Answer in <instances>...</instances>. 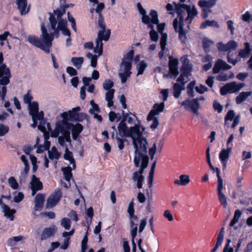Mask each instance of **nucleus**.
Returning a JSON list of instances; mask_svg holds the SVG:
<instances>
[{
    "label": "nucleus",
    "instance_id": "1",
    "mask_svg": "<svg viewBox=\"0 0 252 252\" xmlns=\"http://www.w3.org/2000/svg\"><path fill=\"white\" fill-rule=\"evenodd\" d=\"M175 11L178 15L179 21L177 19H175L173 22V27L176 32L179 34L178 38L182 44L186 45L189 31L184 29V22L188 24L187 28L189 29V25L197 16L198 11L195 5H193L191 7L190 5L184 3H175Z\"/></svg>",
    "mask_w": 252,
    "mask_h": 252
},
{
    "label": "nucleus",
    "instance_id": "2",
    "mask_svg": "<svg viewBox=\"0 0 252 252\" xmlns=\"http://www.w3.org/2000/svg\"><path fill=\"white\" fill-rule=\"evenodd\" d=\"M49 20L51 29L54 32L49 33L43 23L41 24V34L40 38L33 35H30L28 37V41L33 46L40 48L46 53L50 52V47H51L54 36L57 37L59 35L60 29L56 28L57 20L52 13H49Z\"/></svg>",
    "mask_w": 252,
    "mask_h": 252
},
{
    "label": "nucleus",
    "instance_id": "3",
    "mask_svg": "<svg viewBox=\"0 0 252 252\" xmlns=\"http://www.w3.org/2000/svg\"><path fill=\"white\" fill-rule=\"evenodd\" d=\"M128 116L127 113L123 111V118L118 126L119 134L121 137H130L132 139V144L134 149L140 147L141 151L146 152L148 142L145 138L142 136V132L140 131V126L136 125L129 129L125 123Z\"/></svg>",
    "mask_w": 252,
    "mask_h": 252
},
{
    "label": "nucleus",
    "instance_id": "4",
    "mask_svg": "<svg viewBox=\"0 0 252 252\" xmlns=\"http://www.w3.org/2000/svg\"><path fill=\"white\" fill-rule=\"evenodd\" d=\"M98 25L101 30H99L98 32L97 38L95 40L96 45L94 48V51L95 53H98V56H100L102 54V40L107 41L109 40L111 31L109 29L106 30V25L101 13L98 14Z\"/></svg>",
    "mask_w": 252,
    "mask_h": 252
},
{
    "label": "nucleus",
    "instance_id": "5",
    "mask_svg": "<svg viewBox=\"0 0 252 252\" xmlns=\"http://www.w3.org/2000/svg\"><path fill=\"white\" fill-rule=\"evenodd\" d=\"M147 146H146V152L141 151L140 147H139L137 149H134V157L133 159V162L134 166L136 167L139 166V163L140 160H141L140 169L138 171L133 172L134 176L142 175L144 170L146 168L148 165L149 158L147 155Z\"/></svg>",
    "mask_w": 252,
    "mask_h": 252
},
{
    "label": "nucleus",
    "instance_id": "6",
    "mask_svg": "<svg viewBox=\"0 0 252 252\" xmlns=\"http://www.w3.org/2000/svg\"><path fill=\"white\" fill-rule=\"evenodd\" d=\"M245 86V84L242 83L238 84L236 82L228 83L220 88V93L221 95H224L228 93H237Z\"/></svg>",
    "mask_w": 252,
    "mask_h": 252
},
{
    "label": "nucleus",
    "instance_id": "7",
    "mask_svg": "<svg viewBox=\"0 0 252 252\" xmlns=\"http://www.w3.org/2000/svg\"><path fill=\"white\" fill-rule=\"evenodd\" d=\"M182 60L183 65L180 68L181 73L177 79V81L188 80V82L189 80V77L190 75L192 68L189 64V60L187 57L182 58Z\"/></svg>",
    "mask_w": 252,
    "mask_h": 252
},
{
    "label": "nucleus",
    "instance_id": "8",
    "mask_svg": "<svg viewBox=\"0 0 252 252\" xmlns=\"http://www.w3.org/2000/svg\"><path fill=\"white\" fill-rule=\"evenodd\" d=\"M217 171L218 177L217 193L218 199L220 204L222 205L224 208H226L227 206V201L226 195L222 192V190L223 189V180L220 176V171H219L217 169Z\"/></svg>",
    "mask_w": 252,
    "mask_h": 252
},
{
    "label": "nucleus",
    "instance_id": "9",
    "mask_svg": "<svg viewBox=\"0 0 252 252\" xmlns=\"http://www.w3.org/2000/svg\"><path fill=\"white\" fill-rule=\"evenodd\" d=\"M62 196L61 189L56 188L54 192L50 195L47 200L46 208H51L55 206L60 201Z\"/></svg>",
    "mask_w": 252,
    "mask_h": 252
},
{
    "label": "nucleus",
    "instance_id": "10",
    "mask_svg": "<svg viewBox=\"0 0 252 252\" xmlns=\"http://www.w3.org/2000/svg\"><path fill=\"white\" fill-rule=\"evenodd\" d=\"M69 125L68 122L64 119L62 121L57 122L56 127L51 132V137H58L60 133L68 130Z\"/></svg>",
    "mask_w": 252,
    "mask_h": 252
},
{
    "label": "nucleus",
    "instance_id": "11",
    "mask_svg": "<svg viewBox=\"0 0 252 252\" xmlns=\"http://www.w3.org/2000/svg\"><path fill=\"white\" fill-rule=\"evenodd\" d=\"M11 77L10 69L5 64H0V85L6 86L10 82Z\"/></svg>",
    "mask_w": 252,
    "mask_h": 252
},
{
    "label": "nucleus",
    "instance_id": "12",
    "mask_svg": "<svg viewBox=\"0 0 252 252\" xmlns=\"http://www.w3.org/2000/svg\"><path fill=\"white\" fill-rule=\"evenodd\" d=\"M182 106H184L185 109L190 108L191 111L195 114H198V109L199 108L200 104L198 102V98H196L192 99L189 98L183 101L181 103Z\"/></svg>",
    "mask_w": 252,
    "mask_h": 252
},
{
    "label": "nucleus",
    "instance_id": "13",
    "mask_svg": "<svg viewBox=\"0 0 252 252\" xmlns=\"http://www.w3.org/2000/svg\"><path fill=\"white\" fill-rule=\"evenodd\" d=\"M217 46L219 51L227 52V54H230L231 52L237 48L238 43L234 40H230L226 44H223L222 42H220Z\"/></svg>",
    "mask_w": 252,
    "mask_h": 252
},
{
    "label": "nucleus",
    "instance_id": "14",
    "mask_svg": "<svg viewBox=\"0 0 252 252\" xmlns=\"http://www.w3.org/2000/svg\"><path fill=\"white\" fill-rule=\"evenodd\" d=\"M179 61L177 58H173L172 56L169 57V69L171 78H175L179 74Z\"/></svg>",
    "mask_w": 252,
    "mask_h": 252
},
{
    "label": "nucleus",
    "instance_id": "15",
    "mask_svg": "<svg viewBox=\"0 0 252 252\" xmlns=\"http://www.w3.org/2000/svg\"><path fill=\"white\" fill-rule=\"evenodd\" d=\"M30 188L32 190V196H33L36 192L42 189L43 184L39 179L33 175L30 182Z\"/></svg>",
    "mask_w": 252,
    "mask_h": 252
},
{
    "label": "nucleus",
    "instance_id": "16",
    "mask_svg": "<svg viewBox=\"0 0 252 252\" xmlns=\"http://www.w3.org/2000/svg\"><path fill=\"white\" fill-rule=\"evenodd\" d=\"M29 114L33 118L37 117L41 119L44 117V112L42 111L39 112L38 103L36 101H33L32 103L28 105Z\"/></svg>",
    "mask_w": 252,
    "mask_h": 252
},
{
    "label": "nucleus",
    "instance_id": "17",
    "mask_svg": "<svg viewBox=\"0 0 252 252\" xmlns=\"http://www.w3.org/2000/svg\"><path fill=\"white\" fill-rule=\"evenodd\" d=\"M2 199L1 197L0 198V206L2 212L4 213L5 217L9 219L11 221L13 220L14 214L16 213V210L11 209L8 205L3 202Z\"/></svg>",
    "mask_w": 252,
    "mask_h": 252
},
{
    "label": "nucleus",
    "instance_id": "18",
    "mask_svg": "<svg viewBox=\"0 0 252 252\" xmlns=\"http://www.w3.org/2000/svg\"><path fill=\"white\" fill-rule=\"evenodd\" d=\"M80 108L79 107H76L73 108L71 110L69 111L68 113H63V117L64 119H67L70 121H79V114L77 113V112L80 111Z\"/></svg>",
    "mask_w": 252,
    "mask_h": 252
},
{
    "label": "nucleus",
    "instance_id": "19",
    "mask_svg": "<svg viewBox=\"0 0 252 252\" xmlns=\"http://www.w3.org/2000/svg\"><path fill=\"white\" fill-rule=\"evenodd\" d=\"M232 66L227 64L225 61L221 59H218L216 62L213 68L214 73H218L220 70H228L231 68Z\"/></svg>",
    "mask_w": 252,
    "mask_h": 252
},
{
    "label": "nucleus",
    "instance_id": "20",
    "mask_svg": "<svg viewBox=\"0 0 252 252\" xmlns=\"http://www.w3.org/2000/svg\"><path fill=\"white\" fill-rule=\"evenodd\" d=\"M149 19L148 20V23H144V24L147 25L148 27L151 29V31H155L154 28V25L158 24L159 23V20L158 18V14L156 10H152L150 13Z\"/></svg>",
    "mask_w": 252,
    "mask_h": 252
},
{
    "label": "nucleus",
    "instance_id": "21",
    "mask_svg": "<svg viewBox=\"0 0 252 252\" xmlns=\"http://www.w3.org/2000/svg\"><path fill=\"white\" fill-rule=\"evenodd\" d=\"M45 199V194L38 193L34 198V206L33 209L35 211H40L43 207Z\"/></svg>",
    "mask_w": 252,
    "mask_h": 252
},
{
    "label": "nucleus",
    "instance_id": "22",
    "mask_svg": "<svg viewBox=\"0 0 252 252\" xmlns=\"http://www.w3.org/2000/svg\"><path fill=\"white\" fill-rule=\"evenodd\" d=\"M233 145L231 144L230 147H227L226 149H223L220 153L219 158L222 163L223 168L224 169L226 166L229 154L231 152Z\"/></svg>",
    "mask_w": 252,
    "mask_h": 252
},
{
    "label": "nucleus",
    "instance_id": "23",
    "mask_svg": "<svg viewBox=\"0 0 252 252\" xmlns=\"http://www.w3.org/2000/svg\"><path fill=\"white\" fill-rule=\"evenodd\" d=\"M177 81L180 82V84L176 83L174 84L173 87V95L176 98L179 97L181 94L182 91L184 90L185 89V84L187 82H188V80Z\"/></svg>",
    "mask_w": 252,
    "mask_h": 252
},
{
    "label": "nucleus",
    "instance_id": "24",
    "mask_svg": "<svg viewBox=\"0 0 252 252\" xmlns=\"http://www.w3.org/2000/svg\"><path fill=\"white\" fill-rule=\"evenodd\" d=\"M56 231L57 229L55 225L44 228L41 233V240L42 241L45 240L53 236Z\"/></svg>",
    "mask_w": 252,
    "mask_h": 252
},
{
    "label": "nucleus",
    "instance_id": "25",
    "mask_svg": "<svg viewBox=\"0 0 252 252\" xmlns=\"http://www.w3.org/2000/svg\"><path fill=\"white\" fill-rule=\"evenodd\" d=\"M164 103L163 102L160 103H155L153 106V109L151 110L149 114V119L152 116L158 115L159 113L162 112L164 108Z\"/></svg>",
    "mask_w": 252,
    "mask_h": 252
},
{
    "label": "nucleus",
    "instance_id": "26",
    "mask_svg": "<svg viewBox=\"0 0 252 252\" xmlns=\"http://www.w3.org/2000/svg\"><path fill=\"white\" fill-rule=\"evenodd\" d=\"M27 0H16L18 9L22 15L27 14L30 11V8H27Z\"/></svg>",
    "mask_w": 252,
    "mask_h": 252
},
{
    "label": "nucleus",
    "instance_id": "27",
    "mask_svg": "<svg viewBox=\"0 0 252 252\" xmlns=\"http://www.w3.org/2000/svg\"><path fill=\"white\" fill-rule=\"evenodd\" d=\"M58 21L57 28L60 29L63 35H68L70 34V31L67 27V20L64 19L57 20Z\"/></svg>",
    "mask_w": 252,
    "mask_h": 252
},
{
    "label": "nucleus",
    "instance_id": "28",
    "mask_svg": "<svg viewBox=\"0 0 252 252\" xmlns=\"http://www.w3.org/2000/svg\"><path fill=\"white\" fill-rule=\"evenodd\" d=\"M70 125L72 127L71 129L72 138L75 140L83 130V126L80 123H77L75 125L70 124Z\"/></svg>",
    "mask_w": 252,
    "mask_h": 252
},
{
    "label": "nucleus",
    "instance_id": "29",
    "mask_svg": "<svg viewBox=\"0 0 252 252\" xmlns=\"http://www.w3.org/2000/svg\"><path fill=\"white\" fill-rule=\"evenodd\" d=\"M37 120L39 121V124L37 126L39 130L44 133L46 132L47 129L49 131L51 130L50 124L46 122L45 120L44 119V117L41 119L37 118Z\"/></svg>",
    "mask_w": 252,
    "mask_h": 252
},
{
    "label": "nucleus",
    "instance_id": "30",
    "mask_svg": "<svg viewBox=\"0 0 252 252\" xmlns=\"http://www.w3.org/2000/svg\"><path fill=\"white\" fill-rule=\"evenodd\" d=\"M217 0H201L198 2V5L202 9H210L215 5Z\"/></svg>",
    "mask_w": 252,
    "mask_h": 252
},
{
    "label": "nucleus",
    "instance_id": "31",
    "mask_svg": "<svg viewBox=\"0 0 252 252\" xmlns=\"http://www.w3.org/2000/svg\"><path fill=\"white\" fill-rule=\"evenodd\" d=\"M167 35L166 33H162L160 41L161 51L158 53L160 59H162L164 54V50L166 47Z\"/></svg>",
    "mask_w": 252,
    "mask_h": 252
},
{
    "label": "nucleus",
    "instance_id": "32",
    "mask_svg": "<svg viewBox=\"0 0 252 252\" xmlns=\"http://www.w3.org/2000/svg\"><path fill=\"white\" fill-rule=\"evenodd\" d=\"M64 159L68 160L70 164L72 165V169H75L76 168V164L74 158L73 157V154L71 152L69 151L67 146L65 149V153L63 155Z\"/></svg>",
    "mask_w": 252,
    "mask_h": 252
},
{
    "label": "nucleus",
    "instance_id": "33",
    "mask_svg": "<svg viewBox=\"0 0 252 252\" xmlns=\"http://www.w3.org/2000/svg\"><path fill=\"white\" fill-rule=\"evenodd\" d=\"M68 8V5L65 4L64 5L61 6L60 8L54 10L53 13H52L54 16H57V20L63 19V16L65 13L66 9Z\"/></svg>",
    "mask_w": 252,
    "mask_h": 252
},
{
    "label": "nucleus",
    "instance_id": "34",
    "mask_svg": "<svg viewBox=\"0 0 252 252\" xmlns=\"http://www.w3.org/2000/svg\"><path fill=\"white\" fill-rule=\"evenodd\" d=\"M252 94V92H242L236 96L235 98L236 103L237 104H240L243 102L245 101L248 97L251 96Z\"/></svg>",
    "mask_w": 252,
    "mask_h": 252
},
{
    "label": "nucleus",
    "instance_id": "35",
    "mask_svg": "<svg viewBox=\"0 0 252 252\" xmlns=\"http://www.w3.org/2000/svg\"><path fill=\"white\" fill-rule=\"evenodd\" d=\"M244 45L245 49H241L238 54V56L242 58L248 57L251 52L250 44L248 42H245Z\"/></svg>",
    "mask_w": 252,
    "mask_h": 252
},
{
    "label": "nucleus",
    "instance_id": "36",
    "mask_svg": "<svg viewBox=\"0 0 252 252\" xmlns=\"http://www.w3.org/2000/svg\"><path fill=\"white\" fill-rule=\"evenodd\" d=\"M241 215H242V213L240 210H239V209L236 210L234 212V215L233 218L231 220V221L229 223V226L231 227H233L234 229H237V227L236 226H234V225L238 222L239 219L240 218V217L241 216Z\"/></svg>",
    "mask_w": 252,
    "mask_h": 252
},
{
    "label": "nucleus",
    "instance_id": "37",
    "mask_svg": "<svg viewBox=\"0 0 252 252\" xmlns=\"http://www.w3.org/2000/svg\"><path fill=\"white\" fill-rule=\"evenodd\" d=\"M190 182L189 176L187 175H181L180 176V180L175 179L174 184L181 186H185Z\"/></svg>",
    "mask_w": 252,
    "mask_h": 252
},
{
    "label": "nucleus",
    "instance_id": "38",
    "mask_svg": "<svg viewBox=\"0 0 252 252\" xmlns=\"http://www.w3.org/2000/svg\"><path fill=\"white\" fill-rule=\"evenodd\" d=\"M71 62L74 66L77 69H79L83 63L84 58L83 57H73L71 59Z\"/></svg>",
    "mask_w": 252,
    "mask_h": 252
},
{
    "label": "nucleus",
    "instance_id": "39",
    "mask_svg": "<svg viewBox=\"0 0 252 252\" xmlns=\"http://www.w3.org/2000/svg\"><path fill=\"white\" fill-rule=\"evenodd\" d=\"M48 157L51 159H58L60 157V154L55 147H53L51 150L48 151Z\"/></svg>",
    "mask_w": 252,
    "mask_h": 252
},
{
    "label": "nucleus",
    "instance_id": "40",
    "mask_svg": "<svg viewBox=\"0 0 252 252\" xmlns=\"http://www.w3.org/2000/svg\"><path fill=\"white\" fill-rule=\"evenodd\" d=\"M207 26L220 28L218 23L215 20H206L200 25V28L202 29H205Z\"/></svg>",
    "mask_w": 252,
    "mask_h": 252
},
{
    "label": "nucleus",
    "instance_id": "41",
    "mask_svg": "<svg viewBox=\"0 0 252 252\" xmlns=\"http://www.w3.org/2000/svg\"><path fill=\"white\" fill-rule=\"evenodd\" d=\"M121 70H123V72H126L127 73H129L131 74V72L130 71V69L131 68V64L129 62H127L126 61L122 60L121 64Z\"/></svg>",
    "mask_w": 252,
    "mask_h": 252
},
{
    "label": "nucleus",
    "instance_id": "42",
    "mask_svg": "<svg viewBox=\"0 0 252 252\" xmlns=\"http://www.w3.org/2000/svg\"><path fill=\"white\" fill-rule=\"evenodd\" d=\"M72 168L70 166H67L64 167L62 169V171L64 175V178L66 181L69 182L71 177H72V174L71 173Z\"/></svg>",
    "mask_w": 252,
    "mask_h": 252
},
{
    "label": "nucleus",
    "instance_id": "43",
    "mask_svg": "<svg viewBox=\"0 0 252 252\" xmlns=\"http://www.w3.org/2000/svg\"><path fill=\"white\" fill-rule=\"evenodd\" d=\"M203 47L206 52L210 51V47L214 44V42L208 38H203L202 40Z\"/></svg>",
    "mask_w": 252,
    "mask_h": 252
},
{
    "label": "nucleus",
    "instance_id": "44",
    "mask_svg": "<svg viewBox=\"0 0 252 252\" xmlns=\"http://www.w3.org/2000/svg\"><path fill=\"white\" fill-rule=\"evenodd\" d=\"M147 66V64L144 61H142L140 62V63L137 64L136 67L137 70V75L138 76L139 75L143 74Z\"/></svg>",
    "mask_w": 252,
    "mask_h": 252
},
{
    "label": "nucleus",
    "instance_id": "45",
    "mask_svg": "<svg viewBox=\"0 0 252 252\" xmlns=\"http://www.w3.org/2000/svg\"><path fill=\"white\" fill-rule=\"evenodd\" d=\"M139 13L142 15L141 21L143 23H148V20L149 17H151L146 14V10L143 7L138 10Z\"/></svg>",
    "mask_w": 252,
    "mask_h": 252
},
{
    "label": "nucleus",
    "instance_id": "46",
    "mask_svg": "<svg viewBox=\"0 0 252 252\" xmlns=\"http://www.w3.org/2000/svg\"><path fill=\"white\" fill-rule=\"evenodd\" d=\"M147 120L148 121H152V123L150 126V127L153 130L156 129L159 125V122L158 118L155 116H152L151 118L149 119L148 115L147 117Z\"/></svg>",
    "mask_w": 252,
    "mask_h": 252
},
{
    "label": "nucleus",
    "instance_id": "47",
    "mask_svg": "<svg viewBox=\"0 0 252 252\" xmlns=\"http://www.w3.org/2000/svg\"><path fill=\"white\" fill-rule=\"evenodd\" d=\"M61 225L66 230H69L71 226V221L68 218H64L61 220Z\"/></svg>",
    "mask_w": 252,
    "mask_h": 252
},
{
    "label": "nucleus",
    "instance_id": "48",
    "mask_svg": "<svg viewBox=\"0 0 252 252\" xmlns=\"http://www.w3.org/2000/svg\"><path fill=\"white\" fill-rule=\"evenodd\" d=\"M8 182L9 186L12 189H16L18 188L19 185L14 177H10L8 179Z\"/></svg>",
    "mask_w": 252,
    "mask_h": 252
},
{
    "label": "nucleus",
    "instance_id": "49",
    "mask_svg": "<svg viewBox=\"0 0 252 252\" xmlns=\"http://www.w3.org/2000/svg\"><path fill=\"white\" fill-rule=\"evenodd\" d=\"M114 86L113 82L110 79H106L103 84V89L106 91L110 90Z\"/></svg>",
    "mask_w": 252,
    "mask_h": 252
},
{
    "label": "nucleus",
    "instance_id": "50",
    "mask_svg": "<svg viewBox=\"0 0 252 252\" xmlns=\"http://www.w3.org/2000/svg\"><path fill=\"white\" fill-rule=\"evenodd\" d=\"M9 130V127L7 126L0 124V136L2 137L7 134Z\"/></svg>",
    "mask_w": 252,
    "mask_h": 252
},
{
    "label": "nucleus",
    "instance_id": "51",
    "mask_svg": "<svg viewBox=\"0 0 252 252\" xmlns=\"http://www.w3.org/2000/svg\"><path fill=\"white\" fill-rule=\"evenodd\" d=\"M131 73L126 72H120L119 73V76L121 79V82L122 83H125L127 80V77H129Z\"/></svg>",
    "mask_w": 252,
    "mask_h": 252
},
{
    "label": "nucleus",
    "instance_id": "52",
    "mask_svg": "<svg viewBox=\"0 0 252 252\" xmlns=\"http://www.w3.org/2000/svg\"><path fill=\"white\" fill-rule=\"evenodd\" d=\"M32 99V97L29 93V92H28V93L24 94L23 96V100L24 103L25 104H27L28 105L32 103V102L31 101Z\"/></svg>",
    "mask_w": 252,
    "mask_h": 252
},
{
    "label": "nucleus",
    "instance_id": "53",
    "mask_svg": "<svg viewBox=\"0 0 252 252\" xmlns=\"http://www.w3.org/2000/svg\"><path fill=\"white\" fill-rule=\"evenodd\" d=\"M235 112L233 110H229L224 117V120H229L230 121L233 120L235 117Z\"/></svg>",
    "mask_w": 252,
    "mask_h": 252
},
{
    "label": "nucleus",
    "instance_id": "54",
    "mask_svg": "<svg viewBox=\"0 0 252 252\" xmlns=\"http://www.w3.org/2000/svg\"><path fill=\"white\" fill-rule=\"evenodd\" d=\"M213 107L214 109L218 111V113H220L222 111L223 107L218 102L217 100H214L213 102Z\"/></svg>",
    "mask_w": 252,
    "mask_h": 252
},
{
    "label": "nucleus",
    "instance_id": "55",
    "mask_svg": "<svg viewBox=\"0 0 252 252\" xmlns=\"http://www.w3.org/2000/svg\"><path fill=\"white\" fill-rule=\"evenodd\" d=\"M115 93V90L111 89L110 90L107 91L105 94V100H111V99H113L114 97V94Z\"/></svg>",
    "mask_w": 252,
    "mask_h": 252
},
{
    "label": "nucleus",
    "instance_id": "56",
    "mask_svg": "<svg viewBox=\"0 0 252 252\" xmlns=\"http://www.w3.org/2000/svg\"><path fill=\"white\" fill-rule=\"evenodd\" d=\"M66 72L70 76H75L77 74V70L74 68L73 67L68 66L67 67L66 69Z\"/></svg>",
    "mask_w": 252,
    "mask_h": 252
},
{
    "label": "nucleus",
    "instance_id": "57",
    "mask_svg": "<svg viewBox=\"0 0 252 252\" xmlns=\"http://www.w3.org/2000/svg\"><path fill=\"white\" fill-rule=\"evenodd\" d=\"M150 37L152 41L157 42L158 40V34L156 31H150Z\"/></svg>",
    "mask_w": 252,
    "mask_h": 252
},
{
    "label": "nucleus",
    "instance_id": "58",
    "mask_svg": "<svg viewBox=\"0 0 252 252\" xmlns=\"http://www.w3.org/2000/svg\"><path fill=\"white\" fill-rule=\"evenodd\" d=\"M195 89L196 91L200 94H202L208 90V88L205 86L203 85H201L199 86H197L195 88Z\"/></svg>",
    "mask_w": 252,
    "mask_h": 252
},
{
    "label": "nucleus",
    "instance_id": "59",
    "mask_svg": "<svg viewBox=\"0 0 252 252\" xmlns=\"http://www.w3.org/2000/svg\"><path fill=\"white\" fill-rule=\"evenodd\" d=\"M24 195L21 192H19L13 198V201L15 203L21 202L24 198Z\"/></svg>",
    "mask_w": 252,
    "mask_h": 252
},
{
    "label": "nucleus",
    "instance_id": "60",
    "mask_svg": "<svg viewBox=\"0 0 252 252\" xmlns=\"http://www.w3.org/2000/svg\"><path fill=\"white\" fill-rule=\"evenodd\" d=\"M228 29L230 30V33L232 35L234 34L235 28L233 26L234 22L232 20H228L226 22Z\"/></svg>",
    "mask_w": 252,
    "mask_h": 252
},
{
    "label": "nucleus",
    "instance_id": "61",
    "mask_svg": "<svg viewBox=\"0 0 252 252\" xmlns=\"http://www.w3.org/2000/svg\"><path fill=\"white\" fill-rule=\"evenodd\" d=\"M160 93L162 95V100L163 102L164 103V102L167 100L169 94V90L167 89H162L160 91Z\"/></svg>",
    "mask_w": 252,
    "mask_h": 252
},
{
    "label": "nucleus",
    "instance_id": "62",
    "mask_svg": "<svg viewBox=\"0 0 252 252\" xmlns=\"http://www.w3.org/2000/svg\"><path fill=\"white\" fill-rule=\"evenodd\" d=\"M134 52L133 50L130 51L128 53H127L126 56L124 58L123 60L124 61H126L127 62H129L132 60L133 57Z\"/></svg>",
    "mask_w": 252,
    "mask_h": 252
},
{
    "label": "nucleus",
    "instance_id": "63",
    "mask_svg": "<svg viewBox=\"0 0 252 252\" xmlns=\"http://www.w3.org/2000/svg\"><path fill=\"white\" fill-rule=\"evenodd\" d=\"M217 80L220 81H226L228 80V76L226 73L222 72L218 75Z\"/></svg>",
    "mask_w": 252,
    "mask_h": 252
},
{
    "label": "nucleus",
    "instance_id": "64",
    "mask_svg": "<svg viewBox=\"0 0 252 252\" xmlns=\"http://www.w3.org/2000/svg\"><path fill=\"white\" fill-rule=\"evenodd\" d=\"M163 216L165 218H166L169 221H172L173 220V218L172 214L168 210H165L164 212Z\"/></svg>",
    "mask_w": 252,
    "mask_h": 252
}]
</instances>
